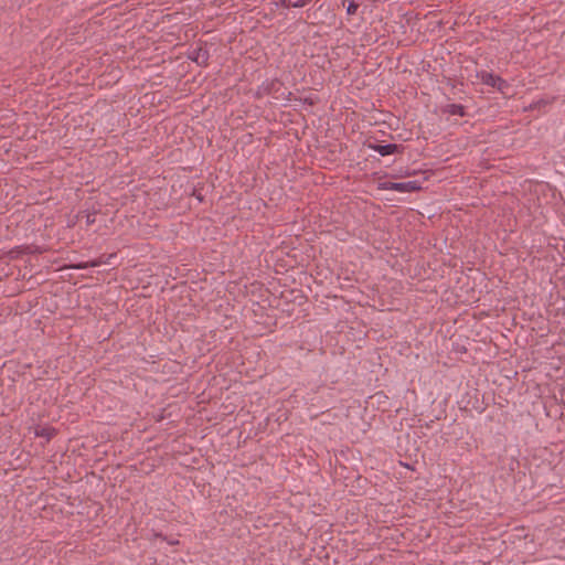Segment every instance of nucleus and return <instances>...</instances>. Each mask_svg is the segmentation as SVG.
Instances as JSON below:
<instances>
[{"mask_svg":"<svg viewBox=\"0 0 565 565\" xmlns=\"http://www.w3.org/2000/svg\"><path fill=\"white\" fill-rule=\"evenodd\" d=\"M481 81L486 84V85H489V86H492V87H495L498 90H500L503 95H508L509 94V85L507 84L505 81H503L502 78L493 75V74H490V73H483L481 75Z\"/></svg>","mask_w":565,"mask_h":565,"instance_id":"1","label":"nucleus"},{"mask_svg":"<svg viewBox=\"0 0 565 565\" xmlns=\"http://www.w3.org/2000/svg\"><path fill=\"white\" fill-rule=\"evenodd\" d=\"M38 435L46 436L47 438L51 436V434L46 429H43L41 433H38Z\"/></svg>","mask_w":565,"mask_h":565,"instance_id":"7","label":"nucleus"},{"mask_svg":"<svg viewBox=\"0 0 565 565\" xmlns=\"http://www.w3.org/2000/svg\"><path fill=\"white\" fill-rule=\"evenodd\" d=\"M449 111L454 115H463V108L460 105H451Z\"/></svg>","mask_w":565,"mask_h":565,"instance_id":"4","label":"nucleus"},{"mask_svg":"<svg viewBox=\"0 0 565 565\" xmlns=\"http://www.w3.org/2000/svg\"><path fill=\"white\" fill-rule=\"evenodd\" d=\"M355 9H356V6L354 3H352V2L348 6V12L349 13L355 12Z\"/></svg>","mask_w":565,"mask_h":565,"instance_id":"6","label":"nucleus"},{"mask_svg":"<svg viewBox=\"0 0 565 565\" xmlns=\"http://www.w3.org/2000/svg\"><path fill=\"white\" fill-rule=\"evenodd\" d=\"M385 188L398 192H413L419 189V184L417 181L390 182Z\"/></svg>","mask_w":565,"mask_h":565,"instance_id":"2","label":"nucleus"},{"mask_svg":"<svg viewBox=\"0 0 565 565\" xmlns=\"http://www.w3.org/2000/svg\"><path fill=\"white\" fill-rule=\"evenodd\" d=\"M94 222H95V218L93 217V215L92 214H87L86 215V224L89 225V224H92Z\"/></svg>","mask_w":565,"mask_h":565,"instance_id":"5","label":"nucleus"},{"mask_svg":"<svg viewBox=\"0 0 565 565\" xmlns=\"http://www.w3.org/2000/svg\"><path fill=\"white\" fill-rule=\"evenodd\" d=\"M374 149L382 156H388L394 153L397 150V146L390 143V145H379L374 147Z\"/></svg>","mask_w":565,"mask_h":565,"instance_id":"3","label":"nucleus"}]
</instances>
